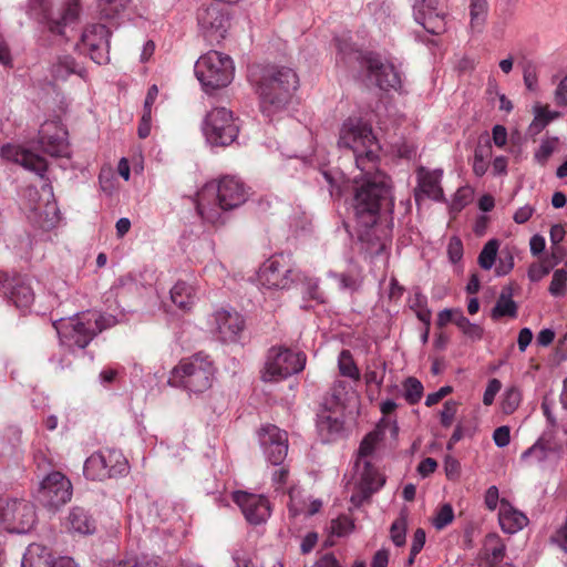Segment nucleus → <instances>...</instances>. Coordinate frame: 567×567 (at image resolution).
I'll return each instance as SVG.
<instances>
[{
  "mask_svg": "<svg viewBox=\"0 0 567 567\" xmlns=\"http://www.w3.org/2000/svg\"><path fill=\"white\" fill-rule=\"evenodd\" d=\"M454 519V509L451 504L445 503L437 508L431 523L434 528L441 530L450 525Z\"/></svg>",
  "mask_w": 567,
  "mask_h": 567,
  "instance_id": "nucleus-44",
  "label": "nucleus"
},
{
  "mask_svg": "<svg viewBox=\"0 0 567 567\" xmlns=\"http://www.w3.org/2000/svg\"><path fill=\"white\" fill-rule=\"evenodd\" d=\"M239 132L233 112L226 107L210 110L203 123V133L212 146L230 145Z\"/></svg>",
  "mask_w": 567,
  "mask_h": 567,
  "instance_id": "nucleus-11",
  "label": "nucleus"
},
{
  "mask_svg": "<svg viewBox=\"0 0 567 567\" xmlns=\"http://www.w3.org/2000/svg\"><path fill=\"white\" fill-rule=\"evenodd\" d=\"M80 11L79 0H63L55 13L49 12L48 0H30L28 4V14L45 22L49 31L58 35H64L65 29L78 22Z\"/></svg>",
  "mask_w": 567,
  "mask_h": 567,
  "instance_id": "nucleus-8",
  "label": "nucleus"
},
{
  "mask_svg": "<svg viewBox=\"0 0 567 567\" xmlns=\"http://www.w3.org/2000/svg\"><path fill=\"white\" fill-rule=\"evenodd\" d=\"M338 368L341 375L358 382L361 378L360 371L349 350H342L338 357Z\"/></svg>",
  "mask_w": 567,
  "mask_h": 567,
  "instance_id": "nucleus-38",
  "label": "nucleus"
},
{
  "mask_svg": "<svg viewBox=\"0 0 567 567\" xmlns=\"http://www.w3.org/2000/svg\"><path fill=\"white\" fill-rule=\"evenodd\" d=\"M110 34L104 24H90L83 30L75 49L81 54H87L96 64H105L110 61Z\"/></svg>",
  "mask_w": 567,
  "mask_h": 567,
  "instance_id": "nucleus-15",
  "label": "nucleus"
},
{
  "mask_svg": "<svg viewBox=\"0 0 567 567\" xmlns=\"http://www.w3.org/2000/svg\"><path fill=\"white\" fill-rule=\"evenodd\" d=\"M69 529L81 534L89 535L95 530L94 520L89 516L86 511L81 507H73L68 516Z\"/></svg>",
  "mask_w": 567,
  "mask_h": 567,
  "instance_id": "nucleus-31",
  "label": "nucleus"
},
{
  "mask_svg": "<svg viewBox=\"0 0 567 567\" xmlns=\"http://www.w3.org/2000/svg\"><path fill=\"white\" fill-rule=\"evenodd\" d=\"M353 527L354 525L350 518L347 516H340L331 520L329 530L331 535L343 537L350 534Z\"/></svg>",
  "mask_w": 567,
  "mask_h": 567,
  "instance_id": "nucleus-46",
  "label": "nucleus"
},
{
  "mask_svg": "<svg viewBox=\"0 0 567 567\" xmlns=\"http://www.w3.org/2000/svg\"><path fill=\"white\" fill-rule=\"evenodd\" d=\"M52 75L56 80H66L71 74H78L85 79L86 71L79 66L75 60L70 55L59 56L51 69Z\"/></svg>",
  "mask_w": 567,
  "mask_h": 567,
  "instance_id": "nucleus-32",
  "label": "nucleus"
},
{
  "mask_svg": "<svg viewBox=\"0 0 567 567\" xmlns=\"http://www.w3.org/2000/svg\"><path fill=\"white\" fill-rule=\"evenodd\" d=\"M488 16L487 0H470V27L473 32H482Z\"/></svg>",
  "mask_w": 567,
  "mask_h": 567,
  "instance_id": "nucleus-36",
  "label": "nucleus"
},
{
  "mask_svg": "<svg viewBox=\"0 0 567 567\" xmlns=\"http://www.w3.org/2000/svg\"><path fill=\"white\" fill-rule=\"evenodd\" d=\"M385 363L379 360H372L365 367L364 381L367 385H377L380 388L385 377Z\"/></svg>",
  "mask_w": 567,
  "mask_h": 567,
  "instance_id": "nucleus-39",
  "label": "nucleus"
},
{
  "mask_svg": "<svg viewBox=\"0 0 567 567\" xmlns=\"http://www.w3.org/2000/svg\"><path fill=\"white\" fill-rule=\"evenodd\" d=\"M457 412V402L454 400H449L444 403L443 409L441 411V424L444 427L451 426L453 420Z\"/></svg>",
  "mask_w": 567,
  "mask_h": 567,
  "instance_id": "nucleus-52",
  "label": "nucleus"
},
{
  "mask_svg": "<svg viewBox=\"0 0 567 567\" xmlns=\"http://www.w3.org/2000/svg\"><path fill=\"white\" fill-rule=\"evenodd\" d=\"M403 396L410 404H415L422 399L423 385L416 378H408L403 383Z\"/></svg>",
  "mask_w": 567,
  "mask_h": 567,
  "instance_id": "nucleus-42",
  "label": "nucleus"
},
{
  "mask_svg": "<svg viewBox=\"0 0 567 567\" xmlns=\"http://www.w3.org/2000/svg\"><path fill=\"white\" fill-rule=\"evenodd\" d=\"M553 269V265L547 262L544 258L540 262L532 264L528 268V278L532 281H539L549 274Z\"/></svg>",
  "mask_w": 567,
  "mask_h": 567,
  "instance_id": "nucleus-50",
  "label": "nucleus"
},
{
  "mask_svg": "<svg viewBox=\"0 0 567 567\" xmlns=\"http://www.w3.org/2000/svg\"><path fill=\"white\" fill-rule=\"evenodd\" d=\"M72 484L61 472L49 473L40 483L37 499L48 509H58L71 501Z\"/></svg>",
  "mask_w": 567,
  "mask_h": 567,
  "instance_id": "nucleus-14",
  "label": "nucleus"
},
{
  "mask_svg": "<svg viewBox=\"0 0 567 567\" xmlns=\"http://www.w3.org/2000/svg\"><path fill=\"white\" fill-rule=\"evenodd\" d=\"M373 450L374 439L372 437V435H368L360 444L355 461H368V456L372 454Z\"/></svg>",
  "mask_w": 567,
  "mask_h": 567,
  "instance_id": "nucleus-60",
  "label": "nucleus"
},
{
  "mask_svg": "<svg viewBox=\"0 0 567 567\" xmlns=\"http://www.w3.org/2000/svg\"><path fill=\"white\" fill-rule=\"evenodd\" d=\"M247 199L244 183L235 176L205 184L196 195V209L204 223L219 227L226 223V213Z\"/></svg>",
  "mask_w": 567,
  "mask_h": 567,
  "instance_id": "nucleus-2",
  "label": "nucleus"
},
{
  "mask_svg": "<svg viewBox=\"0 0 567 567\" xmlns=\"http://www.w3.org/2000/svg\"><path fill=\"white\" fill-rule=\"evenodd\" d=\"M306 357L287 348H271L268 352L262 379L277 381L303 370Z\"/></svg>",
  "mask_w": 567,
  "mask_h": 567,
  "instance_id": "nucleus-12",
  "label": "nucleus"
},
{
  "mask_svg": "<svg viewBox=\"0 0 567 567\" xmlns=\"http://www.w3.org/2000/svg\"><path fill=\"white\" fill-rule=\"evenodd\" d=\"M505 545L495 534L486 536L483 547L480 550L476 561L478 566L492 567L503 560L505 556Z\"/></svg>",
  "mask_w": 567,
  "mask_h": 567,
  "instance_id": "nucleus-27",
  "label": "nucleus"
},
{
  "mask_svg": "<svg viewBox=\"0 0 567 567\" xmlns=\"http://www.w3.org/2000/svg\"><path fill=\"white\" fill-rule=\"evenodd\" d=\"M127 0H100L101 14L112 18L125 9Z\"/></svg>",
  "mask_w": 567,
  "mask_h": 567,
  "instance_id": "nucleus-48",
  "label": "nucleus"
},
{
  "mask_svg": "<svg viewBox=\"0 0 567 567\" xmlns=\"http://www.w3.org/2000/svg\"><path fill=\"white\" fill-rule=\"evenodd\" d=\"M117 567H156V565H152L150 561H146L144 557H127L126 559L120 561Z\"/></svg>",
  "mask_w": 567,
  "mask_h": 567,
  "instance_id": "nucleus-64",
  "label": "nucleus"
},
{
  "mask_svg": "<svg viewBox=\"0 0 567 567\" xmlns=\"http://www.w3.org/2000/svg\"><path fill=\"white\" fill-rule=\"evenodd\" d=\"M233 499L241 509L246 520L252 525L265 523L271 515L270 503L262 495L236 491L233 493Z\"/></svg>",
  "mask_w": 567,
  "mask_h": 567,
  "instance_id": "nucleus-19",
  "label": "nucleus"
},
{
  "mask_svg": "<svg viewBox=\"0 0 567 567\" xmlns=\"http://www.w3.org/2000/svg\"><path fill=\"white\" fill-rule=\"evenodd\" d=\"M0 155L2 158L20 164L25 169L34 172L41 177L47 172L48 164L43 157L19 145H3L0 150Z\"/></svg>",
  "mask_w": 567,
  "mask_h": 567,
  "instance_id": "nucleus-23",
  "label": "nucleus"
},
{
  "mask_svg": "<svg viewBox=\"0 0 567 567\" xmlns=\"http://www.w3.org/2000/svg\"><path fill=\"white\" fill-rule=\"evenodd\" d=\"M50 549L41 544H30L23 555L21 567H53Z\"/></svg>",
  "mask_w": 567,
  "mask_h": 567,
  "instance_id": "nucleus-29",
  "label": "nucleus"
},
{
  "mask_svg": "<svg viewBox=\"0 0 567 567\" xmlns=\"http://www.w3.org/2000/svg\"><path fill=\"white\" fill-rule=\"evenodd\" d=\"M197 21L204 38L210 43H219L225 39L229 28L228 14L221 6L212 3L198 10Z\"/></svg>",
  "mask_w": 567,
  "mask_h": 567,
  "instance_id": "nucleus-16",
  "label": "nucleus"
},
{
  "mask_svg": "<svg viewBox=\"0 0 567 567\" xmlns=\"http://www.w3.org/2000/svg\"><path fill=\"white\" fill-rule=\"evenodd\" d=\"M487 171V164L482 151L476 150L473 159V172L476 176H483Z\"/></svg>",
  "mask_w": 567,
  "mask_h": 567,
  "instance_id": "nucleus-63",
  "label": "nucleus"
},
{
  "mask_svg": "<svg viewBox=\"0 0 567 567\" xmlns=\"http://www.w3.org/2000/svg\"><path fill=\"white\" fill-rule=\"evenodd\" d=\"M409 306L414 311L422 309L427 306V298L424 296L419 288L414 289L409 298Z\"/></svg>",
  "mask_w": 567,
  "mask_h": 567,
  "instance_id": "nucleus-61",
  "label": "nucleus"
},
{
  "mask_svg": "<svg viewBox=\"0 0 567 567\" xmlns=\"http://www.w3.org/2000/svg\"><path fill=\"white\" fill-rule=\"evenodd\" d=\"M493 440L496 446L505 447L511 442V430L508 426L503 425L497 427L493 433Z\"/></svg>",
  "mask_w": 567,
  "mask_h": 567,
  "instance_id": "nucleus-56",
  "label": "nucleus"
},
{
  "mask_svg": "<svg viewBox=\"0 0 567 567\" xmlns=\"http://www.w3.org/2000/svg\"><path fill=\"white\" fill-rule=\"evenodd\" d=\"M234 70L230 56L215 50L202 55L194 66L195 75L207 93L227 86L234 79Z\"/></svg>",
  "mask_w": 567,
  "mask_h": 567,
  "instance_id": "nucleus-7",
  "label": "nucleus"
},
{
  "mask_svg": "<svg viewBox=\"0 0 567 567\" xmlns=\"http://www.w3.org/2000/svg\"><path fill=\"white\" fill-rule=\"evenodd\" d=\"M38 146L43 153L53 156L68 154L66 131L56 121H45L38 135Z\"/></svg>",
  "mask_w": 567,
  "mask_h": 567,
  "instance_id": "nucleus-20",
  "label": "nucleus"
},
{
  "mask_svg": "<svg viewBox=\"0 0 567 567\" xmlns=\"http://www.w3.org/2000/svg\"><path fill=\"white\" fill-rule=\"evenodd\" d=\"M172 301L182 310H189L196 300L193 286L185 281H177L171 289Z\"/></svg>",
  "mask_w": 567,
  "mask_h": 567,
  "instance_id": "nucleus-34",
  "label": "nucleus"
},
{
  "mask_svg": "<svg viewBox=\"0 0 567 567\" xmlns=\"http://www.w3.org/2000/svg\"><path fill=\"white\" fill-rule=\"evenodd\" d=\"M444 470L449 480H455L460 476L461 464L456 458L446 456L444 460Z\"/></svg>",
  "mask_w": 567,
  "mask_h": 567,
  "instance_id": "nucleus-59",
  "label": "nucleus"
},
{
  "mask_svg": "<svg viewBox=\"0 0 567 567\" xmlns=\"http://www.w3.org/2000/svg\"><path fill=\"white\" fill-rule=\"evenodd\" d=\"M556 142L557 138L553 141H543L537 151L535 152V159L540 164H545L547 159L550 157V155L554 153Z\"/></svg>",
  "mask_w": 567,
  "mask_h": 567,
  "instance_id": "nucleus-51",
  "label": "nucleus"
},
{
  "mask_svg": "<svg viewBox=\"0 0 567 567\" xmlns=\"http://www.w3.org/2000/svg\"><path fill=\"white\" fill-rule=\"evenodd\" d=\"M258 437L266 460L275 466L281 465L288 453L287 432L267 424L259 430Z\"/></svg>",
  "mask_w": 567,
  "mask_h": 567,
  "instance_id": "nucleus-17",
  "label": "nucleus"
},
{
  "mask_svg": "<svg viewBox=\"0 0 567 567\" xmlns=\"http://www.w3.org/2000/svg\"><path fill=\"white\" fill-rule=\"evenodd\" d=\"M524 83L529 91L537 89V72L536 66L532 63H527L524 66Z\"/></svg>",
  "mask_w": 567,
  "mask_h": 567,
  "instance_id": "nucleus-57",
  "label": "nucleus"
},
{
  "mask_svg": "<svg viewBox=\"0 0 567 567\" xmlns=\"http://www.w3.org/2000/svg\"><path fill=\"white\" fill-rule=\"evenodd\" d=\"M535 120L532 124V127H536L537 131L543 130L547 124L551 121L561 116V113L558 111H551L547 106L536 105L534 107Z\"/></svg>",
  "mask_w": 567,
  "mask_h": 567,
  "instance_id": "nucleus-41",
  "label": "nucleus"
},
{
  "mask_svg": "<svg viewBox=\"0 0 567 567\" xmlns=\"http://www.w3.org/2000/svg\"><path fill=\"white\" fill-rule=\"evenodd\" d=\"M106 468H110V477L125 475L128 471V463L123 453L115 449L102 450Z\"/></svg>",
  "mask_w": 567,
  "mask_h": 567,
  "instance_id": "nucleus-35",
  "label": "nucleus"
},
{
  "mask_svg": "<svg viewBox=\"0 0 567 567\" xmlns=\"http://www.w3.org/2000/svg\"><path fill=\"white\" fill-rule=\"evenodd\" d=\"M567 284V271L565 269H557L549 285V292L555 297L564 296Z\"/></svg>",
  "mask_w": 567,
  "mask_h": 567,
  "instance_id": "nucleus-47",
  "label": "nucleus"
},
{
  "mask_svg": "<svg viewBox=\"0 0 567 567\" xmlns=\"http://www.w3.org/2000/svg\"><path fill=\"white\" fill-rule=\"evenodd\" d=\"M337 47L344 63H350L352 60L358 61L360 66L367 70L369 80L381 90H399L401 87V73L392 63L383 61L379 55L372 53L363 54L339 39H337Z\"/></svg>",
  "mask_w": 567,
  "mask_h": 567,
  "instance_id": "nucleus-6",
  "label": "nucleus"
},
{
  "mask_svg": "<svg viewBox=\"0 0 567 567\" xmlns=\"http://www.w3.org/2000/svg\"><path fill=\"white\" fill-rule=\"evenodd\" d=\"M499 243L497 239L488 240L478 255V265L484 270H489L495 265Z\"/></svg>",
  "mask_w": 567,
  "mask_h": 567,
  "instance_id": "nucleus-40",
  "label": "nucleus"
},
{
  "mask_svg": "<svg viewBox=\"0 0 567 567\" xmlns=\"http://www.w3.org/2000/svg\"><path fill=\"white\" fill-rule=\"evenodd\" d=\"M249 79L257 87L261 111L268 117L285 110L299 87L297 73L287 66L268 65L260 70L258 79L255 72Z\"/></svg>",
  "mask_w": 567,
  "mask_h": 567,
  "instance_id": "nucleus-3",
  "label": "nucleus"
},
{
  "mask_svg": "<svg viewBox=\"0 0 567 567\" xmlns=\"http://www.w3.org/2000/svg\"><path fill=\"white\" fill-rule=\"evenodd\" d=\"M514 267V257L513 255L507 251L503 252L499 257L498 264L496 266V275L497 276H505L507 275Z\"/></svg>",
  "mask_w": 567,
  "mask_h": 567,
  "instance_id": "nucleus-54",
  "label": "nucleus"
},
{
  "mask_svg": "<svg viewBox=\"0 0 567 567\" xmlns=\"http://www.w3.org/2000/svg\"><path fill=\"white\" fill-rule=\"evenodd\" d=\"M0 292L7 296L19 309H29L34 301V291L31 281L27 278L14 277L8 286L0 288Z\"/></svg>",
  "mask_w": 567,
  "mask_h": 567,
  "instance_id": "nucleus-25",
  "label": "nucleus"
},
{
  "mask_svg": "<svg viewBox=\"0 0 567 567\" xmlns=\"http://www.w3.org/2000/svg\"><path fill=\"white\" fill-rule=\"evenodd\" d=\"M338 146L352 152L359 171L353 176L352 208L361 249L369 256H379L386 247L385 237L375 226L379 212L385 207L391 213L394 207L390 178L378 168L380 144L370 124L360 117H348L340 128Z\"/></svg>",
  "mask_w": 567,
  "mask_h": 567,
  "instance_id": "nucleus-1",
  "label": "nucleus"
},
{
  "mask_svg": "<svg viewBox=\"0 0 567 567\" xmlns=\"http://www.w3.org/2000/svg\"><path fill=\"white\" fill-rule=\"evenodd\" d=\"M406 526L408 520L404 514H401L400 517L392 523L390 536L395 546L400 547L405 544Z\"/></svg>",
  "mask_w": 567,
  "mask_h": 567,
  "instance_id": "nucleus-45",
  "label": "nucleus"
},
{
  "mask_svg": "<svg viewBox=\"0 0 567 567\" xmlns=\"http://www.w3.org/2000/svg\"><path fill=\"white\" fill-rule=\"evenodd\" d=\"M83 472L86 478L92 481H103L110 477V468H106L102 451L95 452L86 458Z\"/></svg>",
  "mask_w": 567,
  "mask_h": 567,
  "instance_id": "nucleus-33",
  "label": "nucleus"
},
{
  "mask_svg": "<svg viewBox=\"0 0 567 567\" xmlns=\"http://www.w3.org/2000/svg\"><path fill=\"white\" fill-rule=\"evenodd\" d=\"M498 519L503 532L507 534L517 533L528 523V518L524 513L515 509L509 503L504 501L501 503Z\"/></svg>",
  "mask_w": 567,
  "mask_h": 567,
  "instance_id": "nucleus-28",
  "label": "nucleus"
},
{
  "mask_svg": "<svg viewBox=\"0 0 567 567\" xmlns=\"http://www.w3.org/2000/svg\"><path fill=\"white\" fill-rule=\"evenodd\" d=\"M215 374L216 368L209 357L196 353L179 361L171 371L168 384L199 395L212 388Z\"/></svg>",
  "mask_w": 567,
  "mask_h": 567,
  "instance_id": "nucleus-5",
  "label": "nucleus"
},
{
  "mask_svg": "<svg viewBox=\"0 0 567 567\" xmlns=\"http://www.w3.org/2000/svg\"><path fill=\"white\" fill-rule=\"evenodd\" d=\"M216 332L224 342H235L245 328L244 317L233 309H219L213 315Z\"/></svg>",
  "mask_w": 567,
  "mask_h": 567,
  "instance_id": "nucleus-21",
  "label": "nucleus"
},
{
  "mask_svg": "<svg viewBox=\"0 0 567 567\" xmlns=\"http://www.w3.org/2000/svg\"><path fill=\"white\" fill-rule=\"evenodd\" d=\"M517 310V305L513 300V289L511 286H506L502 289L491 311V317L493 320H499L503 317L516 318Z\"/></svg>",
  "mask_w": 567,
  "mask_h": 567,
  "instance_id": "nucleus-30",
  "label": "nucleus"
},
{
  "mask_svg": "<svg viewBox=\"0 0 567 567\" xmlns=\"http://www.w3.org/2000/svg\"><path fill=\"white\" fill-rule=\"evenodd\" d=\"M548 457V450L542 442L538 440L535 444H533L529 449L524 451L520 455V460L526 463H542Z\"/></svg>",
  "mask_w": 567,
  "mask_h": 567,
  "instance_id": "nucleus-43",
  "label": "nucleus"
},
{
  "mask_svg": "<svg viewBox=\"0 0 567 567\" xmlns=\"http://www.w3.org/2000/svg\"><path fill=\"white\" fill-rule=\"evenodd\" d=\"M520 401V393L517 389L511 388L505 392L504 409L506 411H514Z\"/></svg>",
  "mask_w": 567,
  "mask_h": 567,
  "instance_id": "nucleus-58",
  "label": "nucleus"
},
{
  "mask_svg": "<svg viewBox=\"0 0 567 567\" xmlns=\"http://www.w3.org/2000/svg\"><path fill=\"white\" fill-rule=\"evenodd\" d=\"M443 171L441 168L427 169L419 167L416 169L417 186L414 197L416 202L423 198H430L440 202L444 198L441 181Z\"/></svg>",
  "mask_w": 567,
  "mask_h": 567,
  "instance_id": "nucleus-22",
  "label": "nucleus"
},
{
  "mask_svg": "<svg viewBox=\"0 0 567 567\" xmlns=\"http://www.w3.org/2000/svg\"><path fill=\"white\" fill-rule=\"evenodd\" d=\"M42 194L45 196V199L35 203L39 196L38 189L33 187L27 189V196L30 202L28 218L38 227L49 230L54 228L60 221V210L51 185L44 184L42 186Z\"/></svg>",
  "mask_w": 567,
  "mask_h": 567,
  "instance_id": "nucleus-13",
  "label": "nucleus"
},
{
  "mask_svg": "<svg viewBox=\"0 0 567 567\" xmlns=\"http://www.w3.org/2000/svg\"><path fill=\"white\" fill-rule=\"evenodd\" d=\"M353 468L355 484L363 498L369 497L383 486L385 482L383 476L369 461H355Z\"/></svg>",
  "mask_w": 567,
  "mask_h": 567,
  "instance_id": "nucleus-24",
  "label": "nucleus"
},
{
  "mask_svg": "<svg viewBox=\"0 0 567 567\" xmlns=\"http://www.w3.org/2000/svg\"><path fill=\"white\" fill-rule=\"evenodd\" d=\"M305 286V293L308 298L323 302V295L319 289L318 279L310 278L300 274V280Z\"/></svg>",
  "mask_w": 567,
  "mask_h": 567,
  "instance_id": "nucleus-49",
  "label": "nucleus"
},
{
  "mask_svg": "<svg viewBox=\"0 0 567 567\" xmlns=\"http://www.w3.org/2000/svg\"><path fill=\"white\" fill-rule=\"evenodd\" d=\"M296 489H291L289 492V512L292 515L306 514L307 516H312L318 513L322 506V502L320 499H312L308 506H306V502L300 499L296 495Z\"/></svg>",
  "mask_w": 567,
  "mask_h": 567,
  "instance_id": "nucleus-37",
  "label": "nucleus"
},
{
  "mask_svg": "<svg viewBox=\"0 0 567 567\" xmlns=\"http://www.w3.org/2000/svg\"><path fill=\"white\" fill-rule=\"evenodd\" d=\"M258 284L266 290H287L300 280V272L289 256L275 255L259 268Z\"/></svg>",
  "mask_w": 567,
  "mask_h": 567,
  "instance_id": "nucleus-9",
  "label": "nucleus"
},
{
  "mask_svg": "<svg viewBox=\"0 0 567 567\" xmlns=\"http://www.w3.org/2000/svg\"><path fill=\"white\" fill-rule=\"evenodd\" d=\"M414 19L431 34H441L446 29L445 10L441 0H421L413 7Z\"/></svg>",
  "mask_w": 567,
  "mask_h": 567,
  "instance_id": "nucleus-18",
  "label": "nucleus"
},
{
  "mask_svg": "<svg viewBox=\"0 0 567 567\" xmlns=\"http://www.w3.org/2000/svg\"><path fill=\"white\" fill-rule=\"evenodd\" d=\"M35 506L24 498L0 501V526L8 533L27 534L37 524Z\"/></svg>",
  "mask_w": 567,
  "mask_h": 567,
  "instance_id": "nucleus-10",
  "label": "nucleus"
},
{
  "mask_svg": "<svg viewBox=\"0 0 567 567\" xmlns=\"http://www.w3.org/2000/svg\"><path fill=\"white\" fill-rule=\"evenodd\" d=\"M447 255L450 260L455 264L460 261L463 257V244L461 239L456 236H453L447 245Z\"/></svg>",
  "mask_w": 567,
  "mask_h": 567,
  "instance_id": "nucleus-53",
  "label": "nucleus"
},
{
  "mask_svg": "<svg viewBox=\"0 0 567 567\" xmlns=\"http://www.w3.org/2000/svg\"><path fill=\"white\" fill-rule=\"evenodd\" d=\"M555 101L559 106H567V75L561 79L555 90Z\"/></svg>",
  "mask_w": 567,
  "mask_h": 567,
  "instance_id": "nucleus-62",
  "label": "nucleus"
},
{
  "mask_svg": "<svg viewBox=\"0 0 567 567\" xmlns=\"http://www.w3.org/2000/svg\"><path fill=\"white\" fill-rule=\"evenodd\" d=\"M116 318L95 310L60 318L53 322L60 346L70 352L86 348L94 337L103 330L115 326Z\"/></svg>",
  "mask_w": 567,
  "mask_h": 567,
  "instance_id": "nucleus-4",
  "label": "nucleus"
},
{
  "mask_svg": "<svg viewBox=\"0 0 567 567\" xmlns=\"http://www.w3.org/2000/svg\"><path fill=\"white\" fill-rule=\"evenodd\" d=\"M342 411L322 410L318 414L317 430L323 443H329L342 435Z\"/></svg>",
  "mask_w": 567,
  "mask_h": 567,
  "instance_id": "nucleus-26",
  "label": "nucleus"
},
{
  "mask_svg": "<svg viewBox=\"0 0 567 567\" xmlns=\"http://www.w3.org/2000/svg\"><path fill=\"white\" fill-rule=\"evenodd\" d=\"M502 388V383L497 379H492L488 381V384L485 389L484 395H483V403L485 405H491L494 402V399L496 394L499 392Z\"/></svg>",
  "mask_w": 567,
  "mask_h": 567,
  "instance_id": "nucleus-55",
  "label": "nucleus"
}]
</instances>
